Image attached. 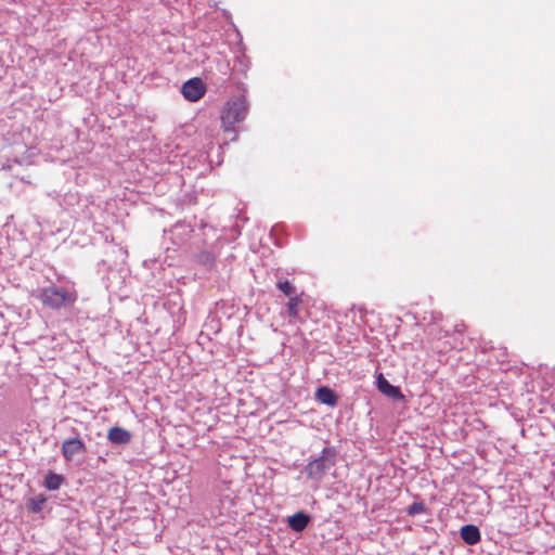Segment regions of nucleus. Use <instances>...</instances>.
<instances>
[{"mask_svg": "<svg viewBox=\"0 0 555 555\" xmlns=\"http://www.w3.org/2000/svg\"><path fill=\"white\" fill-rule=\"evenodd\" d=\"M107 438L112 443L126 444L131 440V434L125 428L115 426L108 430Z\"/></svg>", "mask_w": 555, "mask_h": 555, "instance_id": "8", "label": "nucleus"}, {"mask_svg": "<svg viewBox=\"0 0 555 555\" xmlns=\"http://www.w3.org/2000/svg\"><path fill=\"white\" fill-rule=\"evenodd\" d=\"M198 261L201 263H203L204 266H206V267H211L214 264V262H215V257L212 256L211 253L202 251L198 255Z\"/></svg>", "mask_w": 555, "mask_h": 555, "instance_id": "15", "label": "nucleus"}, {"mask_svg": "<svg viewBox=\"0 0 555 555\" xmlns=\"http://www.w3.org/2000/svg\"><path fill=\"white\" fill-rule=\"evenodd\" d=\"M310 297L304 292L300 291L299 295L288 299L286 304V312L291 320H301L299 312L302 308L308 306Z\"/></svg>", "mask_w": 555, "mask_h": 555, "instance_id": "5", "label": "nucleus"}, {"mask_svg": "<svg viewBox=\"0 0 555 555\" xmlns=\"http://www.w3.org/2000/svg\"><path fill=\"white\" fill-rule=\"evenodd\" d=\"M86 452V444L80 438L66 439L62 444V454L66 461H73L76 455Z\"/></svg>", "mask_w": 555, "mask_h": 555, "instance_id": "6", "label": "nucleus"}, {"mask_svg": "<svg viewBox=\"0 0 555 555\" xmlns=\"http://www.w3.org/2000/svg\"><path fill=\"white\" fill-rule=\"evenodd\" d=\"M63 482V477L59 474L50 472L44 479V487L48 490H57Z\"/></svg>", "mask_w": 555, "mask_h": 555, "instance_id": "13", "label": "nucleus"}, {"mask_svg": "<svg viewBox=\"0 0 555 555\" xmlns=\"http://www.w3.org/2000/svg\"><path fill=\"white\" fill-rule=\"evenodd\" d=\"M460 534L462 540L468 545H475L481 539L479 529L474 525L463 526L461 528Z\"/></svg>", "mask_w": 555, "mask_h": 555, "instance_id": "9", "label": "nucleus"}, {"mask_svg": "<svg viewBox=\"0 0 555 555\" xmlns=\"http://www.w3.org/2000/svg\"><path fill=\"white\" fill-rule=\"evenodd\" d=\"M46 503V498L39 494L28 501V508L34 513H39Z\"/></svg>", "mask_w": 555, "mask_h": 555, "instance_id": "14", "label": "nucleus"}, {"mask_svg": "<svg viewBox=\"0 0 555 555\" xmlns=\"http://www.w3.org/2000/svg\"><path fill=\"white\" fill-rule=\"evenodd\" d=\"M315 398L319 402L334 406L337 403L336 393L328 387H320L317 389Z\"/></svg>", "mask_w": 555, "mask_h": 555, "instance_id": "10", "label": "nucleus"}, {"mask_svg": "<svg viewBox=\"0 0 555 555\" xmlns=\"http://www.w3.org/2000/svg\"><path fill=\"white\" fill-rule=\"evenodd\" d=\"M424 504L423 503H413L412 505L409 506L408 508V514L411 515V516H414V515H417V514H421L424 512Z\"/></svg>", "mask_w": 555, "mask_h": 555, "instance_id": "16", "label": "nucleus"}, {"mask_svg": "<svg viewBox=\"0 0 555 555\" xmlns=\"http://www.w3.org/2000/svg\"><path fill=\"white\" fill-rule=\"evenodd\" d=\"M39 298L43 305L52 309H60L73 305L77 299V294L73 288L53 285L42 289Z\"/></svg>", "mask_w": 555, "mask_h": 555, "instance_id": "3", "label": "nucleus"}, {"mask_svg": "<svg viewBox=\"0 0 555 555\" xmlns=\"http://www.w3.org/2000/svg\"><path fill=\"white\" fill-rule=\"evenodd\" d=\"M377 388L378 390L392 398V399H401L403 396L400 391V389L393 385H391L385 377L383 374H379L377 376Z\"/></svg>", "mask_w": 555, "mask_h": 555, "instance_id": "7", "label": "nucleus"}, {"mask_svg": "<svg viewBox=\"0 0 555 555\" xmlns=\"http://www.w3.org/2000/svg\"><path fill=\"white\" fill-rule=\"evenodd\" d=\"M248 103L244 95L229 100L221 114V127L224 132L233 131L234 125L245 119Z\"/></svg>", "mask_w": 555, "mask_h": 555, "instance_id": "1", "label": "nucleus"}, {"mask_svg": "<svg viewBox=\"0 0 555 555\" xmlns=\"http://www.w3.org/2000/svg\"><path fill=\"white\" fill-rule=\"evenodd\" d=\"M310 517L304 512H298L288 518V526L297 532L302 531L309 524Z\"/></svg>", "mask_w": 555, "mask_h": 555, "instance_id": "11", "label": "nucleus"}, {"mask_svg": "<svg viewBox=\"0 0 555 555\" xmlns=\"http://www.w3.org/2000/svg\"><path fill=\"white\" fill-rule=\"evenodd\" d=\"M337 452L334 448H324L320 456L309 461L305 466L307 477L320 482L326 473L336 464Z\"/></svg>", "mask_w": 555, "mask_h": 555, "instance_id": "2", "label": "nucleus"}, {"mask_svg": "<svg viewBox=\"0 0 555 555\" xmlns=\"http://www.w3.org/2000/svg\"><path fill=\"white\" fill-rule=\"evenodd\" d=\"M181 92L188 101L196 102L205 95L206 86L201 78L194 77L182 85Z\"/></svg>", "mask_w": 555, "mask_h": 555, "instance_id": "4", "label": "nucleus"}, {"mask_svg": "<svg viewBox=\"0 0 555 555\" xmlns=\"http://www.w3.org/2000/svg\"><path fill=\"white\" fill-rule=\"evenodd\" d=\"M278 288L288 298H293L299 295L297 288L293 285L289 280H280Z\"/></svg>", "mask_w": 555, "mask_h": 555, "instance_id": "12", "label": "nucleus"}]
</instances>
